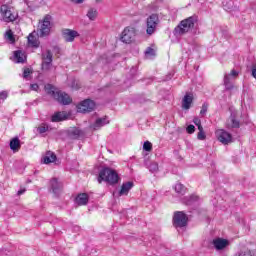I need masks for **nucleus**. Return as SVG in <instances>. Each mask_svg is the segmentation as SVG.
Masks as SVG:
<instances>
[{"label":"nucleus","mask_w":256,"mask_h":256,"mask_svg":"<svg viewBox=\"0 0 256 256\" xmlns=\"http://www.w3.org/2000/svg\"><path fill=\"white\" fill-rule=\"evenodd\" d=\"M103 181L109 183V185H117L119 183V174L109 167H104L99 172L98 183H103Z\"/></svg>","instance_id":"nucleus-3"},{"label":"nucleus","mask_w":256,"mask_h":256,"mask_svg":"<svg viewBox=\"0 0 256 256\" xmlns=\"http://www.w3.org/2000/svg\"><path fill=\"white\" fill-rule=\"evenodd\" d=\"M73 1H75L77 4H81V3H83V1H85V0H73Z\"/></svg>","instance_id":"nucleus-45"},{"label":"nucleus","mask_w":256,"mask_h":256,"mask_svg":"<svg viewBox=\"0 0 256 256\" xmlns=\"http://www.w3.org/2000/svg\"><path fill=\"white\" fill-rule=\"evenodd\" d=\"M50 187L52 189V193H54L56 197H59L61 195V192L63 191V184L59 182L57 178H53L50 181Z\"/></svg>","instance_id":"nucleus-15"},{"label":"nucleus","mask_w":256,"mask_h":256,"mask_svg":"<svg viewBox=\"0 0 256 256\" xmlns=\"http://www.w3.org/2000/svg\"><path fill=\"white\" fill-rule=\"evenodd\" d=\"M83 135V132L77 128H72L68 131V137L70 139H79Z\"/></svg>","instance_id":"nucleus-28"},{"label":"nucleus","mask_w":256,"mask_h":256,"mask_svg":"<svg viewBox=\"0 0 256 256\" xmlns=\"http://www.w3.org/2000/svg\"><path fill=\"white\" fill-rule=\"evenodd\" d=\"M197 23V16H190L182 20L177 27L174 29V35L176 37H181L186 33H189L195 29V24Z\"/></svg>","instance_id":"nucleus-1"},{"label":"nucleus","mask_w":256,"mask_h":256,"mask_svg":"<svg viewBox=\"0 0 256 256\" xmlns=\"http://www.w3.org/2000/svg\"><path fill=\"white\" fill-rule=\"evenodd\" d=\"M14 59L16 63H25L27 61V55L21 50L14 51Z\"/></svg>","instance_id":"nucleus-25"},{"label":"nucleus","mask_w":256,"mask_h":256,"mask_svg":"<svg viewBox=\"0 0 256 256\" xmlns=\"http://www.w3.org/2000/svg\"><path fill=\"white\" fill-rule=\"evenodd\" d=\"M237 75H239V72H237V70H232L230 74L224 75V85L227 91H231V89H233V82H231V78H235L237 77Z\"/></svg>","instance_id":"nucleus-16"},{"label":"nucleus","mask_w":256,"mask_h":256,"mask_svg":"<svg viewBox=\"0 0 256 256\" xmlns=\"http://www.w3.org/2000/svg\"><path fill=\"white\" fill-rule=\"evenodd\" d=\"M45 90L46 93H48V95H51V97H53L55 101L60 103V105H71V103H73V99L71 98V96H69V94L63 91H55V88L51 84L46 85Z\"/></svg>","instance_id":"nucleus-2"},{"label":"nucleus","mask_w":256,"mask_h":256,"mask_svg":"<svg viewBox=\"0 0 256 256\" xmlns=\"http://www.w3.org/2000/svg\"><path fill=\"white\" fill-rule=\"evenodd\" d=\"M25 191H27V189L21 188L20 190H18L17 195H23V193H25Z\"/></svg>","instance_id":"nucleus-43"},{"label":"nucleus","mask_w":256,"mask_h":256,"mask_svg":"<svg viewBox=\"0 0 256 256\" xmlns=\"http://www.w3.org/2000/svg\"><path fill=\"white\" fill-rule=\"evenodd\" d=\"M241 122L237 120V112H231L230 117L226 121V129H239Z\"/></svg>","instance_id":"nucleus-12"},{"label":"nucleus","mask_w":256,"mask_h":256,"mask_svg":"<svg viewBox=\"0 0 256 256\" xmlns=\"http://www.w3.org/2000/svg\"><path fill=\"white\" fill-rule=\"evenodd\" d=\"M209 109V104L204 103L202 105L201 111H200V115H202V117H205V115H207V110Z\"/></svg>","instance_id":"nucleus-36"},{"label":"nucleus","mask_w":256,"mask_h":256,"mask_svg":"<svg viewBox=\"0 0 256 256\" xmlns=\"http://www.w3.org/2000/svg\"><path fill=\"white\" fill-rule=\"evenodd\" d=\"M174 190L178 195H185L187 193V188L181 183H177Z\"/></svg>","instance_id":"nucleus-30"},{"label":"nucleus","mask_w":256,"mask_h":256,"mask_svg":"<svg viewBox=\"0 0 256 256\" xmlns=\"http://www.w3.org/2000/svg\"><path fill=\"white\" fill-rule=\"evenodd\" d=\"M238 256H256V249H245L242 250Z\"/></svg>","instance_id":"nucleus-32"},{"label":"nucleus","mask_w":256,"mask_h":256,"mask_svg":"<svg viewBox=\"0 0 256 256\" xmlns=\"http://www.w3.org/2000/svg\"><path fill=\"white\" fill-rule=\"evenodd\" d=\"M30 89L32 91H39V84H31Z\"/></svg>","instance_id":"nucleus-42"},{"label":"nucleus","mask_w":256,"mask_h":256,"mask_svg":"<svg viewBox=\"0 0 256 256\" xmlns=\"http://www.w3.org/2000/svg\"><path fill=\"white\" fill-rule=\"evenodd\" d=\"M198 131L197 139L199 141H205L207 139V135L205 134V130H203V126H199Z\"/></svg>","instance_id":"nucleus-31"},{"label":"nucleus","mask_w":256,"mask_h":256,"mask_svg":"<svg viewBox=\"0 0 256 256\" xmlns=\"http://www.w3.org/2000/svg\"><path fill=\"white\" fill-rule=\"evenodd\" d=\"M145 55L150 57L155 56V49L148 47L145 51Z\"/></svg>","instance_id":"nucleus-37"},{"label":"nucleus","mask_w":256,"mask_h":256,"mask_svg":"<svg viewBox=\"0 0 256 256\" xmlns=\"http://www.w3.org/2000/svg\"><path fill=\"white\" fill-rule=\"evenodd\" d=\"M56 161L57 155H55V153L51 151L46 152V154L42 157V163H44L45 165L55 163Z\"/></svg>","instance_id":"nucleus-18"},{"label":"nucleus","mask_w":256,"mask_h":256,"mask_svg":"<svg viewBox=\"0 0 256 256\" xmlns=\"http://www.w3.org/2000/svg\"><path fill=\"white\" fill-rule=\"evenodd\" d=\"M7 97H9V94L7 93V91L0 92V99L4 101V99H7Z\"/></svg>","instance_id":"nucleus-41"},{"label":"nucleus","mask_w":256,"mask_h":256,"mask_svg":"<svg viewBox=\"0 0 256 256\" xmlns=\"http://www.w3.org/2000/svg\"><path fill=\"white\" fill-rule=\"evenodd\" d=\"M143 150L144 151H148V152L153 151V144L151 142H149V141L144 142Z\"/></svg>","instance_id":"nucleus-35"},{"label":"nucleus","mask_w":256,"mask_h":256,"mask_svg":"<svg viewBox=\"0 0 256 256\" xmlns=\"http://www.w3.org/2000/svg\"><path fill=\"white\" fill-rule=\"evenodd\" d=\"M62 37L66 43H73V41H75V37H79V32L71 29H63Z\"/></svg>","instance_id":"nucleus-13"},{"label":"nucleus","mask_w":256,"mask_h":256,"mask_svg":"<svg viewBox=\"0 0 256 256\" xmlns=\"http://www.w3.org/2000/svg\"><path fill=\"white\" fill-rule=\"evenodd\" d=\"M76 205H87L89 203V195L87 193L78 194L75 198Z\"/></svg>","instance_id":"nucleus-22"},{"label":"nucleus","mask_w":256,"mask_h":256,"mask_svg":"<svg viewBox=\"0 0 256 256\" xmlns=\"http://www.w3.org/2000/svg\"><path fill=\"white\" fill-rule=\"evenodd\" d=\"M10 149L13 151V153H17V151L21 149V140H19L17 137L13 138L10 141Z\"/></svg>","instance_id":"nucleus-27"},{"label":"nucleus","mask_w":256,"mask_h":256,"mask_svg":"<svg viewBox=\"0 0 256 256\" xmlns=\"http://www.w3.org/2000/svg\"><path fill=\"white\" fill-rule=\"evenodd\" d=\"M216 137L222 145H229V143H233V135L227 132L226 130L220 129L216 131Z\"/></svg>","instance_id":"nucleus-11"},{"label":"nucleus","mask_w":256,"mask_h":256,"mask_svg":"<svg viewBox=\"0 0 256 256\" xmlns=\"http://www.w3.org/2000/svg\"><path fill=\"white\" fill-rule=\"evenodd\" d=\"M37 131L40 135H43V133H47V131H49V125L42 123L40 126H38Z\"/></svg>","instance_id":"nucleus-33"},{"label":"nucleus","mask_w":256,"mask_h":256,"mask_svg":"<svg viewBox=\"0 0 256 256\" xmlns=\"http://www.w3.org/2000/svg\"><path fill=\"white\" fill-rule=\"evenodd\" d=\"M191 103H193V95L186 94L182 100V108L191 109Z\"/></svg>","instance_id":"nucleus-26"},{"label":"nucleus","mask_w":256,"mask_h":256,"mask_svg":"<svg viewBox=\"0 0 256 256\" xmlns=\"http://www.w3.org/2000/svg\"><path fill=\"white\" fill-rule=\"evenodd\" d=\"M98 16H99V12L96 10V8H89L88 9L86 17H88V19L90 21H95V19H97Z\"/></svg>","instance_id":"nucleus-29"},{"label":"nucleus","mask_w":256,"mask_h":256,"mask_svg":"<svg viewBox=\"0 0 256 256\" xmlns=\"http://www.w3.org/2000/svg\"><path fill=\"white\" fill-rule=\"evenodd\" d=\"M0 15L4 23H13L19 18V14L15 12V8L9 4H2L0 6Z\"/></svg>","instance_id":"nucleus-4"},{"label":"nucleus","mask_w":256,"mask_h":256,"mask_svg":"<svg viewBox=\"0 0 256 256\" xmlns=\"http://www.w3.org/2000/svg\"><path fill=\"white\" fill-rule=\"evenodd\" d=\"M28 45L30 47H34L35 49H38L39 45H41V42H39V37L35 36V33L29 34Z\"/></svg>","instance_id":"nucleus-24"},{"label":"nucleus","mask_w":256,"mask_h":256,"mask_svg":"<svg viewBox=\"0 0 256 256\" xmlns=\"http://www.w3.org/2000/svg\"><path fill=\"white\" fill-rule=\"evenodd\" d=\"M144 166L149 169L150 173H157L159 171V164L157 162H151L149 159L144 160Z\"/></svg>","instance_id":"nucleus-21"},{"label":"nucleus","mask_w":256,"mask_h":256,"mask_svg":"<svg viewBox=\"0 0 256 256\" xmlns=\"http://www.w3.org/2000/svg\"><path fill=\"white\" fill-rule=\"evenodd\" d=\"M31 69L25 68L23 72V79H29V75H31Z\"/></svg>","instance_id":"nucleus-39"},{"label":"nucleus","mask_w":256,"mask_h":256,"mask_svg":"<svg viewBox=\"0 0 256 256\" xmlns=\"http://www.w3.org/2000/svg\"><path fill=\"white\" fill-rule=\"evenodd\" d=\"M187 223H189V217L183 211L174 212L173 215V226L175 229H183V227H187Z\"/></svg>","instance_id":"nucleus-5"},{"label":"nucleus","mask_w":256,"mask_h":256,"mask_svg":"<svg viewBox=\"0 0 256 256\" xmlns=\"http://www.w3.org/2000/svg\"><path fill=\"white\" fill-rule=\"evenodd\" d=\"M186 131L189 135H193V133H195V126L193 124L188 125Z\"/></svg>","instance_id":"nucleus-38"},{"label":"nucleus","mask_w":256,"mask_h":256,"mask_svg":"<svg viewBox=\"0 0 256 256\" xmlns=\"http://www.w3.org/2000/svg\"><path fill=\"white\" fill-rule=\"evenodd\" d=\"M134 185L135 184L131 181L123 183L122 186H121V189L119 191V196L123 197V195H129V190L133 189Z\"/></svg>","instance_id":"nucleus-20"},{"label":"nucleus","mask_w":256,"mask_h":256,"mask_svg":"<svg viewBox=\"0 0 256 256\" xmlns=\"http://www.w3.org/2000/svg\"><path fill=\"white\" fill-rule=\"evenodd\" d=\"M41 59L42 71H49L53 66V52H51V50H46V52L42 53Z\"/></svg>","instance_id":"nucleus-8"},{"label":"nucleus","mask_w":256,"mask_h":256,"mask_svg":"<svg viewBox=\"0 0 256 256\" xmlns=\"http://www.w3.org/2000/svg\"><path fill=\"white\" fill-rule=\"evenodd\" d=\"M193 123L194 125H196V127L199 129V127H203V125H201V119H199L198 117H195L193 119Z\"/></svg>","instance_id":"nucleus-40"},{"label":"nucleus","mask_w":256,"mask_h":256,"mask_svg":"<svg viewBox=\"0 0 256 256\" xmlns=\"http://www.w3.org/2000/svg\"><path fill=\"white\" fill-rule=\"evenodd\" d=\"M103 0H96V3H102Z\"/></svg>","instance_id":"nucleus-46"},{"label":"nucleus","mask_w":256,"mask_h":256,"mask_svg":"<svg viewBox=\"0 0 256 256\" xmlns=\"http://www.w3.org/2000/svg\"><path fill=\"white\" fill-rule=\"evenodd\" d=\"M105 125H109V119H107V117L96 119L91 127L94 131H97L98 129H101V127H105Z\"/></svg>","instance_id":"nucleus-19"},{"label":"nucleus","mask_w":256,"mask_h":256,"mask_svg":"<svg viewBox=\"0 0 256 256\" xmlns=\"http://www.w3.org/2000/svg\"><path fill=\"white\" fill-rule=\"evenodd\" d=\"M135 37H137V29L134 27H126L122 32L121 41L123 43H133Z\"/></svg>","instance_id":"nucleus-9"},{"label":"nucleus","mask_w":256,"mask_h":256,"mask_svg":"<svg viewBox=\"0 0 256 256\" xmlns=\"http://www.w3.org/2000/svg\"><path fill=\"white\" fill-rule=\"evenodd\" d=\"M51 15L47 14L38 28L40 37H47L51 33Z\"/></svg>","instance_id":"nucleus-7"},{"label":"nucleus","mask_w":256,"mask_h":256,"mask_svg":"<svg viewBox=\"0 0 256 256\" xmlns=\"http://www.w3.org/2000/svg\"><path fill=\"white\" fill-rule=\"evenodd\" d=\"M212 245L216 251H223L229 247V240L224 238H216L212 240Z\"/></svg>","instance_id":"nucleus-14"},{"label":"nucleus","mask_w":256,"mask_h":256,"mask_svg":"<svg viewBox=\"0 0 256 256\" xmlns=\"http://www.w3.org/2000/svg\"><path fill=\"white\" fill-rule=\"evenodd\" d=\"M172 78H173V74H169L168 76H166L164 81H171Z\"/></svg>","instance_id":"nucleus-44"},{"label":"nucleus","mask_w":256,"mask_h":256,"mask_svg":"<svg viewBox=\"0 0 256 256\" xmlns=\"http://www.w3.org/2000/svg\"><path fill=\"white\" fill-rule=\"evenodd\" d=\"M182 203L184 205H197L199 203V196L192 194L191 196L184 197Z\"/></svg>","instance_id":"nucleus-23"},{"label":"nucleus","mask_w":256,"mask_h":256,"mask_svg":"<svg viewBox=\"0 0 256 256\" xmlns=\"http://www.w3.org/2000/svg\"><path fill=\"white\" fill-rule=\"evenodd\" d=\"M6 39L7 41H9V43H11V45H13L15 43V35H13V32L11 30L6 32Z\"/></svg>","instance_id":"nucleus-34"},{"label":"nucleus","mask_w":256,"mask_h":256,"mask_svg":"<svg viewBox=\"0 0 256 256\" xmlns=\"http://www.w3.org/2000/svg\"><path fill=\"white\" fill-rule=\"evenodd\" d=\"M69 118V115H67V112L62 111V112H56L54 115L51 117L52 123H59L61 121H65Z\"/></svg>","instance_id":"nucleus-17"},{"label":"nucleus","mask_w":256,"mask_h":256,"mask_svg":"<svg viewBox=\"0 0 256 256\" xmlns=\"http://www.w3.org/2000/svg\"><path fill=\"white\" fill-rule=\"evenodd\" d=\"M95 110V101L86 99L77 106L78 113H91Z\"/></svg>","instance_id":"nucleus-10"},{"label":"nucleus","mask_w":256,"mask_h":256,"mask_svg":"<svg viewBox=\"0 0 256 256\" xmlns=\"http://www.w3.org/2000/svg\"><path fill=\"white\" fill-rule=\"evenodd\" d=\"M159 23H160L159 15L151 14L146 19V33L148 35H153L155 33V31H157V27H158Z\"/></svg>","instance_id":"nucleus-6"}]
</instances>
